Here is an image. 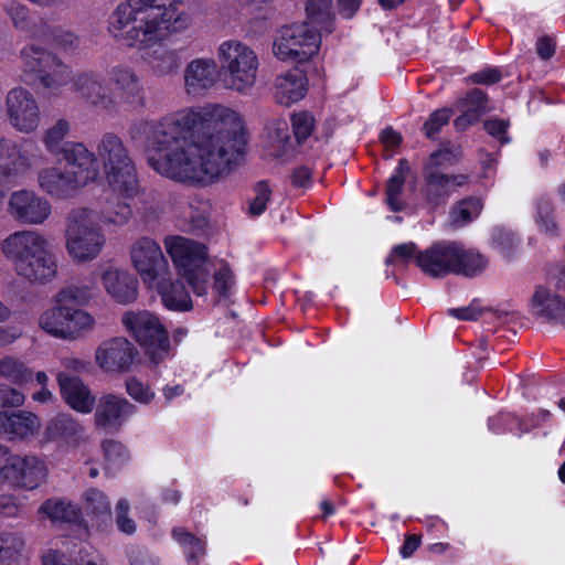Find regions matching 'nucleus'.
<instances>
[{"label":"nucleus","instance_id":"1","mask_svg":"<svg viewBox=\"0 0 565 565\" xmlns=\"http://www.w3.org/2000/svg\"><path fill=\"white\" fill-rule=\"evenodd\" d=\"M141 137L153 170L175 181L203 185L230 174L247 147L243 118L222 105L202 111L185 108L160 121H139L131 138Z\"/></svg>","mask_w":565,"mask_h":565},{"label":"nucleus","instance_id":"2","mask_svg":"<svg viewBox=\"0 0 565 565\" xmlns=\"http://www.w3.org/2000/svg\"><path fill=\"white\" fill-rule=\"evenodd\" d=\"M192 24L175 0H122L108 19V32L121 46L147 52Z\"/></svg>","mask_w":565,"mask_h":565},{"label":"nucleus","instance_id":"3","mask_svg":"<svg viewBox=\"0 0 565 565\" xmlns=\"http://www.w3.org/2000/svg\"><path fill=\"white\" fill-rule=\"evenodd\" d=\"M63 237L65 250L76 264L97 259L107 244L97 212L84 206L72 209L67 213Z\"/></svg>","mask_w":565,"mask_h":565},{"label":"nucleus","instance_id":"4","mask_svg":"<svg viewBox=\"0 0 565 565\" xmlns=\"http://www.w3.org/2000/svg\"><path fill=\"white\" fill-rule=\"evenodd\" d=\"M96 151L109 190L125 199L137 196V169L124 141L115 134H105L98 141Z\"/></svg>","mask_w":565,"mask_h":565},{"label":"nucleus","instance_id":"5","mask_svg":"<svg viewBox=\"0 0 565 565\" xmlns=\"http://www.w3.org/2000/svg\"><path fill=\"white\" fill-rule=\"evenodd\" d=\"M217 58L224 73L225 86L239 94H248L257 78L258 57L245 43L227 40L220 44Z\"/></svg>","mask_w":565,"mask_h":565},{"label":"nucleus","instance_id":"6","mask_svg":"<svg viewBox=\"0 0 565 565\" xmlns=\"http://www.w3.org/2000/svg\"><path fill=\"white\" fill-rule=\"evenodd\" d=\"M163 244L174 265L182 270L193 292L198 296L205 295L210 276L206 247L179 235L167 236Z\"/></svg>","mask_w":565,"mask_h":565},{"label":"nucleus","instance_id":"7","mask_svg":"<svg viewBox=\"0 0 565 565\" xmlns=\"http://www.w3.org/2000/svg\"><path fill=\"white\" fill-rule=\"evenodd\" d=\"M121 322L154 364L169 355L167 329L154 313L148 310H130L122 315Z\"/></svg>","mask_w":565,"mask_h":565},{"label":"nucleus","instance_id":"8","mask_svg":"<svg viewBox=\"0 0 565 565\" xmlns=\"http://www.w3.org/2000/svg\"><path fill=\"white\" fill-rule=\"evenodd\" d=\"M321 43L317 28L306 22L285 25L279 29L273 41V53L282 62L305 63L319 51Z\"/></svg>","mask_w":565,"mask_h":565},{"label":"nucleus","instance_id":"9","mask_svg":"<svg viewBox=\"0 0 565 565\" xmlns=\"http://www.w3.org/2000/svg\"><path fill=\"white\" fill-rule=\"evenodd\" d=\"M8 122L17 132L30 135L41 126L42 114L38 99L29 89L11 88L4 98Z\"/></svg>","mask_w":565,"mask_h":565},{"label":"nucleus","instance_id":"10","mask_svg":"<svg viewBox=\"0 0 565 565\" xmlns=\"http://www.w3.org/2000/svg\"><path fill=\"white\" fill-rule=\"evenodd\" d=\"M62 157L65 161L63 168L77 192L97 180L99 167L96 153L83 142H66L63 146Z\"/></svg>","mask_w":565,"mask_h":565},{"label":"nucleus","instance_id":"11","mask_svg":"<svg viewBox=\"0 0 565 565\" xmlns=\"http://www.w3.org/2000/svg\"><path fill=\"white\" fill-rule=\"evenodd\" d=\"M108 79L117 100L129 109L142 108L146 105V88L138 71L127 64H117L109 68Z\"/></svg>","mask_w":565,"mask_h":565},{"label":"nucleus","instance_id":"12","mask_svg":"<svg viewBox=\"0 0 565 565\" xmlns=\"http://www.w3.org/2000/svg\"><path fill=\"white\" fill-rule=\"evenodd\" d=\"M0 473L12 484L33 490L46 480L49 469L44 459L34 455H11Z\"/></svg>","mask_w":565,"mask_h":565},{"label":"nucleus","instance_id":"13","mask_svg":"<svg viewBox=\"0 0 565 565\" xmlns=\"http://www.w3.org/2000/svg\"><path fill=\"white\" fill-rule=\"evenodd\" d=\"M130 262L143 282L152 285L168 267L160 245L147 236L138 237L129 246Z\"/></svg>","mask_w":565,"mask_h":565},{"label":"nucleus","instance_id":"14","mask_svg":"<svg viewBox=\"0 0 565 565\" xmlns=\"http://www.w3.org/2000/svg\"><path fill=\"white\" fill-rule=\"evenodd\" d=\"M8 212L18 222L26 225H41L52 214L49 200L33 190L13 191L8 200Z\"/></svg>","mask_w":565,"mask_h":565},{"label":"nucleus","instance_id":"15","mask_svg":"<svg viewBox=\"0 0 565 565\" xmlns=\"http://www.w3.org/2000/svg\"><path fill=\"white\" fill-rule=\"evenodd\" d=\"M137 350L135 345L124 337H116L103 341L95 351L97 366L106 373L129 372Z\"/></svg>","mask_w":565,"mask_h":565},{"label":"nucleus","instance_id":"16","mask_svg":"<svg viewBox=\"0 0 565 565\" xmlns=\"http://www.w3.org/2000/svg\"><path fill=\"white\" fill-rule=\"evenodd\" d=\"M14 271L30 282L51 281L57 274V260L49 238L46 237Z\"/></svg>","mask_w":565,"mask_h":565},{"label":"nucleus","instance_id":"17","mask_svg":"<svg viewBox=\"0 0 565 565\" xmlns=\"http://www.w3.org/2000/svg\"><path fill=\"white\" fill-rule=\"evenodd\" d=\"M136 412V406L127 398L115 394H106L96 404L94 423L98 429L106 433L117 431Z\"/></svg>","mask_w":565,"mask_h":565},{"label":"nucleus","instance_id":"18","mask_svg":"<svg viewBox=\"0 0 565 565\" xmlns=\"http://www.w3.org/2000/svg\"><path fill=\"white\" fill-rule=\"evenodd\" d=\"M73 90L86 103L100 110H114L117 100L100 74L93 71L77 73L73 78Z\"/></svg>","mask_w":565,"mask_h":565},{"label":"nucleus","instance_id":"19","mask_svg":"<svg viewBox=\"0 0 565 565\" xmlns=\"http://www.w3.org/2000/svg\"><path fill=\"white\" fill-rule=\"evenodd\" d=\"M217 63L211 57H196L183 70L184 90L191 96H201L217 82Z\"/></svg>","mask_w":565,"mask_h":565},{"label":"nucleus","instance_id":"20","mask_svg":"<svg viewBox=\"0 0 565 565\" xmlns=\"http://www.w3.org/2000/svg\"><path fill=\"white\" fill-rule=\"evenodd\" d=\"M423 175V195L425 202L431 207L445 204L456 188L465 185L468 181L463 174H446L433 170H424Z\"/></svg>","mask_w":565,"mask_h":565},{"label":"nucleus","instance_id":"21","mask_svg":"<svg viewBox=\"0 0 565 565\" xmlns=\"http://www.w3.org/2000/svg\"><path fill=\"white\" fill-rule=\"evenodd\" d=\"M455 242L435 243L416 257V265L423 274L431 278H443L452 274Z\"/></svg>","mask_w":565,"mask_h":565},{"label":"nucleus","instance_id":"22","mask_svg":"<svg viewBox=\"0 0 565 565\" xmlns=\"http://www.w3.org/2000/svg\"><path fill=\"white\" fill-rule=\"evenodd\" d=\"M44 239L46 237L34 230L17 231L0 242V250L11 263L14 270Z\"/></svg>","mask_w":565,"mask_h":565},{"label":"nucleus","instance_id":"23","mask_svg":"<svg viewBox=\"0 0 565 565\" xmlns=\"http://www.w3.org/2000/svg\"><path fill=\"white\" fill-rule=\"evenodd\" d=\"M56 381L62 397L72 409L82 414H89L94 409L95 396L79 377L58 372Z\"/></svg>","mask_w":565,"mask_h":565},{"label":"nucleus","instance_id":"24","mask_svg":"<svg viewBox=\"0 0 565 565\" xmlns=\"http://www.w3.org/2000/svg\"><path fill=\"white\" fill-rule=\"evenodd\" d=\"M530 312L536 318L565 326V299L550 287H535L530 300Z\"/></svg>","mask_w":565,"mask_h":565},{"label":"nucleus","instance_id":"25","mask_svg":"<svg viewBox=\"0 0 565 565\" xmlns=\"http://www.w3.org/2000/svg\"><path fill=\"white\" fill-rule=\"evenodd\" d=\"M40 429V417L32 412H0V434L8 436L9 439H28L35 436Z\"/></svg>","mask_w":565,"mask_h":565},{"label":"nucleus","instance_id":"26","mask_svg":"<svg viewBox=\"0 0 565 565\" xmlns=\"http://www.w3.org/2000/svg\"><path fill=\"white\" fill-rule=\"evenodd\" d=\"M38 186L49 196L57 200L73 198L77 191L64 168L57 166L43 167L36 174Z\"/></svg>","mask_w":565,"mask_h":565},{"label":"nucleus","instance_id":"27","mask_svg":"<svg viewBox=\"0 0 565 565\" xmlns=\"http://www.w3.org/2000/svg\"><path fill=\"white\" fill-rule=\"evenodd\" d=\"M56 56L55 53L40 45L28 44L23 46L19 54V66L25 81L35 84Z\"/></svg>","mask_w":565,"mask_h":565},{"label":"nucleus","instance_id":"28","mask_svg":"<svg viewBox=\"0 0 565 565\" xmlns=\"http://www.w3.org/2000/svg\"><path fill=\"white\" fill-rule=\"evenodd\" d=\"M56 56L55 53L40 45L28 44L23 46L19 54V66L25 81L35 84Z\"/></svg>","mask_w":565,"mask_h":565},{"label":"nucleus","instance_id":"29","mask_svg":"<svg viewBox=\"0 0 565 565\" xmlns=\"http://www.w3.org/2000/svg\"><path fill=\"white\" fill-rule=\"evenodd\" d=\"M307 92V76L300 68H292L276 77L274 94L278 104L289 106L302 99Z\"/></svg>","mask_w":565,"mask_h":565},{"label":"nucleus","instance_id":"30","mask_svg":"<svg viewBox=\"0 0 565 565\" xmlns=\"http://www.w3.org/2000/svg\"><path fill=\"white\" fill-rule=\"evenodd\" d=\"M103 284L108 295L119 303H130L138 296V280L126 270L108 269L103 274Z\"/></svg>","mask_w":565,"mask_h":565},{"label":"nucleus","instance_id":"31","mask_svg":"<svg viewBox=\"0 0 565 565\" xmlns=\"http://www.w3.org/2000/svg\"><path fill=\"white\" fill-rule=\"evenodd\" d=\"M452 258V274L467 278L480 276L488 266V258L484 255L458 242H455Z\"/></svg>","mask_w":565,"mask_h":565},{"label":"nucleus","instance_id":"32","mask_svg":"<svg viewBox=\"0 0 565 565\" xmlns=\"http://www.w3.org/2000/svg\"><path fill=\"white\" fill-rule=\"evenodd\" d=\"M459 109L463 113L457 117L454 125L457 130L463 131L471 125L478 122L480 117L490 110L487 95L480 89L470 90L463 98L458 100Z\"/></svg>","mask_w":565,"mask_h":565},{"label":"nucleus","instance_id":"33","mask_svg":"<svg viewBox=\"0 0 565 565\" xmlns=\"http://www.w3.org/2000/svg\"><path fill=\"white\" fill-rule=\"evenodd\" d=\"M84 433V427L70 414L61 413L51 418L44 429L45 440H78Z\"/></svg>","mask_w":565,"mask_h":565},{"label":"nucleus","instance_id":"34","mask_svg":"<svg viewBox=\"0 0 565 565\" xmlns=\"http://www.w3.org/2000/svg\"><path fill=\"white\" fill-rule=\"evenodd\" d=\"M163 306L170 310L186 311L192 308L190 295L180 279L163 278L157 282Z\"/></svg>","mask_w":565,"mask_h":565},{"label":"nucleus","instance_id":"35","mask_svg":"<svg viewBox=\"0 0 565 565\" xmlns=\"http://www.w3.org/2000/svg\"><path fill=\"white\" fill-rule=\"evenodd\" d=\"M73 78L72 67L57 55L35 84L49 94L57 95Z\"/></svg>","mask_w":565,"mask_h":565},{"label":"nucleus","instance_id":"36","mask_svg":"<svg viewBox=\"0 0 565 565\" xmlns=\"http://www.w3.org/2000/svg\"><path fill=\"white\" fill-rule=\"evenodd\" d=\"M38 513L41 519H47L52 523L74 522L79 516V509L65 499L51 498L39 507Z\"/></svg>","mask_w":565,"mask_h":565},{"label":"nucleus","instance_id":"37","mask_svg":"<svg viewBox=\"0 0 565 565\" xmlns=\"http://www.w3.org/2000/svg\"><path fill=\"white\" fill-rule=\"evenodd\" d=\"M111 195L107 196L104 206L100 209L97 217L108 226H125L132 218V209L129 203L116 198L118 193L111 191Z\"/></svg>","mask_w":565,"mask_h":565},{"label":"nucleus","instance_id":"38","mask_svg":"<svg viewBox=\"0 0 565 565\" xmlns=\"http://www.w3.org/2000/svg\"><path fill=\"white\" fill-rule=\"evenodd\" d=\"M95 318L78 307L65 305V340H76L95 327Z\"/></svg>","mask_w":565,"mask_h":565},{"label":"nucleus","instance_id":"39","mask_svg":"<svg viewBox=\"0 0 565 565\" xmlns=\"http://www.w3.org/2000/svg\"><path fill=\"white\" fill-rule=\"evenodd\" d=\"M39 327L47 334L65 340V303L54 297L53 305L40 315Z\"/></svg>","mask_w":565,"mask_h":565},{"label":"nucleus","instance_id":"40","mask_svg":"<svg viewBox=\"0 0 565 565\" xmlns=\"http://www.w3.org/2000/svg\"><path fill=\"white\" fill-rule=\"evenodd\" d=\"M171 534L174 541L182 548L186 557L188 565H198L200 558L205 555V542L184 527H174Z\"/></svg>","mask_w":565,"mask_h":565},{"label":"nucleus","instance_id":"41","mask_svg":"<svg viewBox=\"0 0 565 565\" xmlns=\"http://www.w3.org/2000/svg\"><path fill=\"white\" fill-rule=\"evenodd\" d=\"M23 535L14 531L0 532V565H18L24 551Z\"/></svg>","mask_w":565,"mask_h":565},{"label":"nucleus","instance_id":"42","mask_svg":"<svg viewBox=\"0 0 565 565\" xmlns=\"http://www.w3.org/2000/svg\"><path fill=\"white\" fill-rule=\"evenodd\" d=\"M139 201L137 206V214L140 223L145 227H149L157 222L159 216L162 214V202L160 195L153 190H140Z\"/></svg>","mask_w":565,"mask_h":565},{"label":"nucleus","instance_id":"43","mask_svg":"<svg viewBox=\"0 0 565 565\" xmlns=\"http://www.w3.org/2000/svg\"><path fill=\"white\" fill-rule=\"evenodd\" d=\"M0 377L15 385L24 386L33 380V372L21 360L7 355L0 359Z\"/></svg>","mask_w":565,"mask_h":565},{"label":"nucleus","instance_id":"44","mask_svg":"<svg viewBox=\"0 0 565 565\" xmlns=\"http://www.w3.org/2000/svg\"><path fill=\"white\" fill-rule=\"evenodd\" d=\"M409 172L408 162L405 159L399 160L398 166L386 184V203L392 211L398 212L403 209L399 195L403 191L406 175Z\"/></svg>","mask_w":565,"mask_h":565},{"label":"nucleus","instance_id":"45","mask_svg":"<svg viewBox=\"0 0 565 565\" xmlns=\"http://www.w3.org/2000/svg\"><path fill=\"white\" fill-rule=\"evenodd\" d=\"M307 22L309 25H316L320 31L331 32V22L333 19L332 0H308L306 4Z\"/></svg>","mask_w":565,"mask_h":565},{"label":"nucleus","instance_id":"46","mask_svg":"<svg viewBox=\"0 0 565 565\" xmlns=\"http://www.w3.org/2000/svg\"><path fill=\"white\" fill-rule=\"evenodd\" d=\"M483 204L478 198H466L456 203L450 211V222L456 227H461L479 216Z\"/></svg>","mask_w":565,"mask_h":565},{"label":"nucleus","instance_id":"47","mask_svg":"<svg viewBox=\"0 0 565 565\" xmlns=\"http://www.w3.org/2000/svg\"><path fill=\"white\" fill-rule=\"evenodd\" d=\"M148 63L154 75L169 76L178 72L181 57L174 50H161L156 51Z\"/></svg>","mask_w":565,"mask_h":565},{"label":"nucleus","instance_id":"48","mask_svg":"<svg viewBox=\"0 0 565 565\" xmlns=\"http://www.w3.org/2000/svg\"><path fill=\"white\" fill-rule=\"evenodd\" d=\"M71 130V124L67 119L60 118L52 126H50L43 134L42 142L47 150V152L52 154H62L63 146L66 142H63L67 137Z\"/></svg>","mask_w":565,"mask_h":565},{"label":"nucleus","instance_id":"49","mask_svg":"<svg viewBox=\"0 0 565 565\" xmlns=\"http://www.w3.org/2000/svg\"><path fill=\"white\" fill-rule=\"evenodd\" d=\"M535 222L542 233L550 236H556L558 234L555 207L551 199L541 198L537 200Z\"/></svg>","mask_w":565,"mask_h":565},{"label":"nucleus","instance_id":"50","mask_svg":"<svg viewBox=\"0 0 565 565\" xmlns=\"http://www.w3.org/2000/svg\"><path fill=\"white\" fill-rule=\"evenodd\" d=\"M93 297V288L86 285H72L55 295L58 302L74 307L87 303Z\"/></svg>","mask_w":565,"mask_h":565},{"label":"nucleus","instance_id":"51","mask_svg":"<svg viewBox=\"0 0 565 565\" xmlns=\"http://www.w3.org/2000/svg\"><path fill=\"white\" fill-rule=\"evenodd\" d=\"M235 285V277L228 264L220 260L214 264L213 289L218 296L227 298Z\"/></svg>","mask_w":565,"mask_h":565},{"label":"nucleus","instance_id":"52","mask_svg":"<svg viewBox=\"0 0 565 565\" xmlns=\"http://www.w3.org/2000/svg\"><path fill=\"white\" fill-rule=\"evenodd\" d=\"M461 154V150L458 147L450 145L443 146L429 156L424 170L439 171L440 167L454 164Z\"/></svg>","mask_w":565,"mask_h":565},{"label":"nucleus","instance_id":"53","mask_svg":"<svg viewBox=\"0 0 565 565\" xmlns=\"http://www.w3.org/2000/svg\"><path fill=\"white\" fill-rule=\"evenodd\" d=\"M420 253L417 246L413 242L398 244L394 246L386 259L387 265L404 266L414 262L416 264V257Z\"/></svg>","mask_w":565,"mask_h":565},{"label":"nucleus","instance_id":"54","mask_svg":"<svg viewBox=\"0 0 565 565\" xmlns=\"http://www.w3.org/2000/svg\"><path fill=\"white\" fill-rule=\"evenodd\" d=\"M84 508L87 513L99 515L108 514L110 511V501L98 489H88L84 494Z\"/></svg>","mask_w":565,"mask_h":565},{"label":"nucleus","instance_id":"55","mask_svg":"<svg viewBox=\"0 0 565 565\" xmlns=\"http://www.w3.org/2000/svg\"><path fill=\"white\" fill-rule=\"evenodd\" d=\"M130 504L127 499H120L115 505V522L117 529L127 535H132L137 530L136 522L129 516Z\"/></svg>","mask_w":565,"mask_h":565},{"label":"nucleus","instance_id":"56","mask_svg":"<svg viewBox=\"0 0 565 565\" xmlns=\"http://www.w3.org/2000/svg\"><path fill=\"white\" fill-rule=\"evenodd\" d=\"M454 111L451 108H440L433 111L424 124V132L427 138L433 139L444 126H446Z\"/></svg>","mask_w":565,"mask_h":565},{"label":"nucleus","instance_id":"57","mask_svg":"<svg viewBox=\"0 0 565 565\" xmlns=\"http://www.w3.org/2000/svg\"><path fill=\"white\" fill-rule=\"evenodd\" d=\"M254 193V198L248 203V212L253 216H258L265 212L271 190L266 182L260 181L255 185Z\"/></svg>","mask_w":565,"mask_h":565},{"label":"nucleus","instance_id":"58","mask_svg":"<svg viewBox=\"0 0 565 565\" xmlns=\"http://www.w3.org/2000/svg\"><path fill=\"white\" fill-rule=\"evenodd\" d=\"M292 129L298 143L306 140L315 127V118L305 111L297 113L291 117Z\"/></svg>","mask_w":565,"mask_h":565},{"label":"nucleus","instance_id":"59","mask_svg":"<svg viewBox=\"0 0 565 565\" xmlns=\"http://www.w3.org/2000/svg\"><path fill=\"white\" fill-rule=\"evenodd\" d=\"M6 12L10 17L13 25L20 30H26L30 24L29 9L24 4L10 0L4 6Z\"/></svg>","mask_w":565,"mask_h":565},{"label":"nucleus","instance_id":"60","mask_svg":"<svg viewBox=\"0 0 565 565\" xmlns=\"http://www.w3.org/2000/svg\"><path fill=\"white\" fill-rule=\"evenodd\" d=\"M126 391L132 399L140 404H149L154 398V392L147 384L134 377L126 381Z\"/></svg>","mask_w":565,"mask_h":565},{"label":"nucleus","instance_id":"61","mask_svg":"<svg viewBox=\"0 0 565 565\" xmlns=\"http://www.w3.org/2000/svg\"><path fill=\"white\" fill-rule=\"evenodd\" d=\"M103 449L109 463L119 465L128 458V451L121 443L106 440L103 444Z\"/></svg>","mask_w":565,"mask_h":565},{"label":"nucleus","instance_id":"62","mask_svg":"<svg viewBox=\"0 0 565 565\" xmlns=\"http://www.w3.org/2000/svg\"><path fill=\"white\" fill-rule=\"evenodd\" d=\"M24 401L25 396L20 390L0 384V407H19Z\"/></svg>","mask_w":565,"mask_h":565},{"label":"nucleus","instance_id":"63","mask_svg":"<svg viewBox=\"0 0 565 565\" xmlns=\"http://www.w3.org/2000/svg\"><path fill=\"white\" fill-rule=\"evenodd\" d=\"M448 313L459 320L475 321L482 315V308L479 301L473 300L467 307L449 309Z\"/></svg>","mask_w":565,"mask_h":565},{"label":"nucleus","instance_id":"64","mask_svg":"<svg viewBox=\"0 0 565 565\" xmlns=\"http://www.w3.org/2000/svg\"><path fill=\"white\" fill-rule=\"evenodd\" d=\"M509 122L502 119L491 118L484 121V129L487 132L497 138L501 143L509 142V137L507 136Z\"/></svg>","mask_w":565,"mask_h":565}]
</instances>
